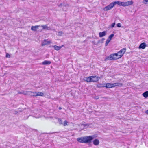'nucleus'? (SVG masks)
<instances>
[{
    "label": "nucleus",
    "instance_id": "1",
    "mask_svg": "<svg viewBox=\"0 0 148 148\" xmlns=\"http://www.w3.org/2000/svg\"><path fill=\"white\" fill-rule=\"evenodd\" d=\"M94 138V137L93 136H89L78 138H77V140L80 143H90Z\"/></svg>",
    "mask_w": 148,
    "mask_h": 148
},
{
    "label": "nucleus",
    "instance_id": "2",
    "mask_svg": "<svg viewBox=\"0 0 148 148\" xmlns=\"http://www.w3.org/2000/svg\"><path fill=\"white\" fill-rule=\"evenodd\" d=\"M23 94L25 95L34 96H42L44 95L43 93L42 92H32L30 91L25 92H23Z\"/></svg>",
    "mask_w": 148,
    "mask_h": 148
},
{
    "label": "nucleus",
    "instance_id": "3",
    "mask_svg": "<svg viewBox=\"0 0 148 148\" xmlns=\"http://www.w3.org/2000/svg\"><path fill=\"white\" fill-rule=\"evenodd\" d=\"M121 85V84L118 83L112 84L105 83L103 84V86L106 87L107 88H111L117 86H120Z\"/></svg>",
    "mask_w": 148,
    "mask_h": 148
},
{
    "label": "nucleus",
    "instance_id": "4",
    "mask_svg": "<svg viewBox=\"0 0 148 148\" xmlns=\"http://www.w3.org/2000/svg\"><path fill=\"white\" fill-rule=\"evenodd\" d=\"M116 4L118 5V1H117L111 3L110 4L104 7L103 8V10L104 11L110 10L112 9Z\"/></svg>",
    "mask_w": 148,
    "mask_h": 148
},
{
    "label": "nucleus",
    "instance_id": "5",
    "mask_svg": "<svg viewBox=\"0 0 148 148\" xmlns=\"http://www.w3.org/2000/svg\"><path fill=\"white\" fill-rule=\"evenodd\" d=\"M118 5L120 6H122L125 7L127 6L132 5L133 3V1H130L127 2H121L118 1Z\"/></svg>",
    "mask_w": 148,
    "mask_h": 148
},
{
    "label": "nucleus",
    "instance_id": "6",
    "mask_svg": "<svg viewBox=\"0 0 148 148\" xmlns=\"http://www.w3.org/2000/svg\"><path fill=\"white\" fill-rule=\"evenodd\" d=\"M126 51V49L123 48L119 51L117 53H115L118 59L121 58Z\"/></svg>",
    "mask_w": 148,
    "mask_h": 148
},
{
    "label": "nucleus",
    "instance_id": "7",
    "mask_svg": "<svg viewBox=\"0 0 148 148\" xmlns=\"http://www.w3.org/2000/svg\"><path fill=\"white\" fill-rule=\"evenodd\" d=\"M118 59L117 56L116 55L115 53H114L110 55L105 60H115Z\"/></svg>",
    "mask_w": 148,
    "mask_h": 148
},
{
    "label": "nucleus",
    "instance_id": "8",
    "mask_svg": "<svg viewBox=\"0 0 148 148\" xmlns=\"http://www.w3.org/2000/svg\"><path fill=\"white\" fill-rule=\"evenodd\" d=\"M100 79V77L96 76H91V82H95L98 81Z\"/></svg>",
    "mask_w": 148,
    "mask_h": 148
},
{
    "label": "nucleus",
    "instance_id": "9",
    "mask_svg": "<svg viewBox=\"0 0 148 148\" xmlns=\"http://www.w3.org/2000/svg\"><path fill=\"white\" fill-rule=\"evenodd\" d=\"M80 126V128L82 130H83L84 128H86L88 127H92L91 124H82Z\"/></svg>",
    "mask_w": 148,
    "mask_h": 148
},
{
    "label": "nucleus",
    "instance_id": "10",
    "mask_svg": "<svg viewBox=\"0 0 148 148\" xmlns=\"http://www.w3.org/2000/svg\"><path fill=\"white\" fill-rule=\"evenodd\" d=\"M40 25H36L35 26H32L31 27V29L33 31H36L37 29H39V27H40Z\"/></svg>",
    "mask_w": 148,
    "mask_h": 148
},
{
    "label": "nucleus",
    "instance_id": "11",
    "mask_svg": "<svg viewBox=\"0 0 148 148\" xmlns=\"http://www.w3.org/2000/svg\"><path fill=\"white\" fill-rule=\"evenodd\" d=\"M83 80L84 81H86L87 82H91V76L88 77H85L83 78Z\"/></svg>",
    "mask_w": 148,
    "mask_h": 148
},
{
    "label": "nucleus",
    "instance_id": "12",
    "mask_svg": "<svg viewBox=\"0 0 148 148\" xmlns=\"http://www.w3.org/2000/svg\"><path fill=\"white\" fill-rule=\"evenodd\" d=\"M146 47V44L145 43H141L139 47V49H144Z\"/></svg>",
    "mask_w": 148,
    "mask_h": 148
},
{
    "label": "nucleus",
    "instance_id": "13",
    "mask_svg": "<svg viewBox=\"0 0 148 148\" xmlns=\"http://www.w3.org/2000/svg\"><path fill=\"white\" fill-rule=\"evenodd\" d=\"M50 43V41L47 40H45L42 42V45L44 46L45 45H48Z\"/></svg>",
    "mask_w": 148,
    "mask_h": 148
},
{
    "label": "nucleus",
    "instance_id": "14",
    "mask_svg": "<svg viewBox=\"0 0 148 148\" xmlns=\"http://www.w3.org/2000/svg\"><path fill=\"white\" fill-rule=\"evenodd\" d=\"M40 27H42L43 29L46 30H49L50 29V28L46 25L40 26Z\"/></svg>",
    "mask_w": 148,
    "mask_h": 148
},
{
    "label": "nucleus",
    "instance_id": "15",
    "mask_svg": "<svg viewBox=\"0 0 148 148\" xmlns=\"http://www.w3.org/2000/svg\"><path fill=\"white\" fill-rule=\"evenodd\" d=\"M99 141L98 140L95 139L93 141V143L95 145H97L99 144Z\"/></svg>",
    "mask_w": 148,
    "mask_h": 148
},
{
    "label": "nucleus",
    "instance_id": "16",
    "mask_svg": "<svg viewBox=\"0 0 148 148\" xmlns=\"http://www.w3.org/2000/svg\"><path fill=\"white\" fill-rule=\"evenodd\" d=\"M51 63V62L50 61L45 60L42 62V64L43 65H48L50 64Z\"/></svg>",
    "mask_w": 148,
    "mask_h": 148
},
{
    "label": "nucleus",
    "instance_id": "17",
    "mask_svg": "<svg viewBox=\"0 0 148 148\" xmlns=\"http://www.w3.org/2000/svg\"><path fill=\"white\" fill-rule=\"evenodd\" d=\"M106 32L105 31L103 32H100L99 33L100 37H102L105 36L106 35Z\"/></svg>",
    "mask_w": 148,
    "mask_h": 148
},
{
    "label": "nucleus",
    "instance_id": "18",
    "mask_svg": "<svg viewBox=\"0 0 148 148\" xmlns=\"http://www.w3.org/2000/svg\"><path fill=\"white\" fill-rule=\"evenodd\" d=\"M63 46V45H62V46H61V47H59V46L55 45V46H53V47H54L55 49L57 50H60Z\"/></svg>",
    "mask_w": 148,
    "mask_h": 148
},
{
    "label": "nucleus",
    "instance_id": "19",
    "mask_svg": "<svg viewBox=\"0 0 148 148\" xmlns=\"http://www.w3.org/2000/svg\"><path fill=\"white\" fill-rule=\"evenodd\" d=\"M143 95L145 98L148 97V91H146L143 94Z\"/></svg>",
    "mask_w": 148,
    "mask_h": 148
},
{
    "label": "nucleus",
    "instance_id": "20",
    "mask_svg": "<svg viewBox=\"0 0 148 148\" xmlns=\"http://www.w3.org/2000/svg\"><path fill=\"white\" fill-rule=\"evenodd\" d=\"M110 40H111L109 39H108V38L107 39V40L106 41V42L105 43V46H107L108 45V44L110 42Z\"/></svg>",
    "mask_w": 148,
    "mask_h": 148
},
{
    "label": "nucleus",
    "instance_id": "21",
    "mask_svg": "<svg viewBox=\"0 0 148 148\" xmlns=\"http://www.w3.org/2000/svg\"><path fill=\"white\" fill-rule=\"evenodd\" d=\"M114 36V34H112L111 35H110L108 37V39L110 40H111L112 38H113Z\"/></svg>",
    "mask_w": 148,
    "mask_h": 148
},
{
    "label": "nucleus",
    "instance_id": "22",
    "mask_svg": "<svg viewBox=\"0 0 148 148\" xmlns=\"http://www.w3.org/2000/svg\"><path fill=\"white\" fill-rule=\"evenodd\" d=\"M69 123V122H68L67 121H65L64 122V123L63 124V125L64 126H67V125H68V123Z\"/></svg>",
    "mask_w": 148,
    "mask_h": 148
},
{
    "label": "nucleus",
    "instance_id": "23",
    "mask_svg": "<svg viewBox=\"0 0 148 148\" xmlns=\"http://www.w3.org/2000/svg\"><path fill=\"white\" fill-rule=\"evenodd\" d=\"M148 2V0H143L142 1V3L145 4H146Z\"/></svg>",
    "mask_w": 148,
    "mask_h": 148
},
{
    "label": "nucleus",
    "instance_id": "24",
    "mask_svg": "<svg viewBox=\"0 0 148 148\" xmlns=\"http://www.w3.org/2000/svg\"><path fill=\"white\" fill-rule=\"evenodd\" d=\"M58 122L60 124H63V123H62V121L61 119H58Z\"/></svg>",
    "mask_w": 148,
    "mask_h": 148
},
{
    "label": "nucleus",
    "instance_id": "25",
    "mask_svg": "<svg viewBox=\"0 0 148 148\" xmlns=\"http://www.w3.org/2000/svg\"><path fill=\"white\" fill-rule=\"evenodd\" d=\"M10 55L8 53H7L6 54V58H10Z\"/></svg>",
    "mask_w": 148,
    "mask_h": 148
},
{
    "label": "nucleus",
    "instance_id": "26",
    "mask_svg": "<svg viewBox=\"0 0 148 148\" xmlns=\"http://www.w3.org/2000/svg\"><path fill=\"white\" fill-rule=\"evenodd\" d=\"M115 23H113L112 25H111V27H114V26H115Z\"/></svg>",
    "mask_w": 148,
    "mask_h": 148
},
{
    "label": "nucleus",
    "instance_id": "27",
    "mask_svg": "<svg viewBox=\"0 0 148 148\" xmlns=\"http://www.w3.org/2000/svg\"><path fill=\"white\" fill-rule=\"evenodd\" d=\"M62 34V32H59L58 33V35L59 36H61Z\"/></svg>",
    "mask_w": 148,
    "mask_h": 148
},
{
    "label": "nucleus",
    "instance_id": "28",
    "mask_svg": "<svg viewBox=\"0 0 148 148\" xmlns=\"http://www.w3.org/2000/svg\"><path fill=\"white\" fill-rule=\"evenodd\" d=\"M117 26L118 27H120L121 26V24L120 23H118L117 24Z\"/></svg>",
    "mask_w": 148,
    "mask_h": 148
},
{
    "label": "nucleus",
    "instance_id": "29",
    "mask_svg": "<svg viewBox=\"0 0 148 148\" xmlns=\"http://www.w3.org/2000/svg\"><path fill=\"white\" fill-rule=\"evenodd\" d=\"M146 113L147 114H148V110L146 111Z\"/></svg>",
    "mask_w": 148,
    "mask_h": 148
},
{
    "label": "nucleus",
    "instance_id": "30",
    "mask_svg": "<svg viewBox=\"0 0 148 148\" xmlns=\"http://www.w3.org/2000/svg\"><path fill=\"white\" fill-rule=\"evenodd\" d=\"M95 99H98V98L97 97H96L95 98Z\"/></svg>",
    "mask_w": 148,
    "mask_h": 148
},
{
    "label": "nucleus",
    "instance_id": "31",
    "mask_svg": "<svg viewBox=\"0 0 148 148\" xmlns=\"http://www.w3.org/2000/svg\"><path fill=\"white\" fill-rule=\"evenodd\" d=\"M59 109L60 110L61 109V108L60 107H59Z\"/></svg>",
    "mask_w": 148,
    "mask_h": 148
}]
</instances>
